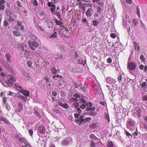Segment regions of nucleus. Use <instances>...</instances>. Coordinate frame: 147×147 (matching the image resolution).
I'll use <instances>...</instances> for the list:
<instances>
[{"instance_id": "37998d69", "label": "nucleus", "mask_w": 147, "mask_h": 147, "mask_svg": "<svg viewBox=\"0 0 147 147\" xmlns=\"http://www.w3.org/2000/svg\"><path fill=\"white\" fill-rule=\"evenodd\" d=\"M107 61L108 63H111L112 62V59L111 57H109L107 59Z\"/></svg>"}, {"instance_id": "c03bdc74", "label": "nucleus", "mask_w": 147, "mask_h": 147, "mask_svg": "<svg viewBox=\"0 0 147 147\" xmlns=\"http://www.w3.org/2000/svg\"><path fill=\"white\" fill-rule=\"evenodd\" d=\"M19 48L20 50L22 51H24V47L22 45H20L19 47Z\"/></svg>"}, {"instance_id": "a878e982", "label": "nucleus", "mask_w": 147, "mask_h": 147, "mask_svg": "<svg viewBox=\"0 0 147 147\" xmlns=\"http://www.w3.org/2000/svg\"><path fill=\"white\" fill-rule=\"evenodd\" d=\"M107 147H114L112 141L108 142V144L107 146Z\"/></svg>"}, {"instance_id": "0eeeda50", "label": "nucleus", "mask_w": 147, "mask_h": 147, "mask_svg": "<svg viewBox=\"0 0 147 147\" xmlns=\"http://www.w3.org/2000/svg\"><path fill=\"white\" fill-rule=\"evenodd\" d=\"M16 79L13 76H12L11 75H9L8 77V80L9 83L12 84L14 82L16 81Z\"/></svg>"}, {"instance_id": "13d9d810", "label": "nucleus", "mask_w": 147, "mask_h": 147, "mask_svg": "<svg viewBox=\"0 0 147 147\" xmlns=\"http://www.w3.org/2000/svg\"><path fill=\"white\" fill-rule=\"evenodd\" d=\"M0 6V10H3L5 8V6L4 5H1Z\"/></svg>"}, {"instance_id": "864d4df0", "label": "nucleus", "mask_w": 147, "mask_h": 147, "mask_svg": "<svg viewBox=\"0 0 147 147\" xmlns=\"http://www.w3.org/2000/svg\"><path fill=\"white\" fill-rule=\"evenodd\" d=\"M28 133H29L30 136H32L33 134V130L31 129L29 130H28Z\"/></svg>"}, {"instance_id": "473e14b6", "label": "nucleus", "mask_w": 147, "mask_h": 147, "mask_svg": "<svg viewBox=\"0 0 147 147\" xmlns=\"http://www.w3.org/2000/svg\"><path fill=\"white\" fill-rule=\"evenodd\" d=\"M30 37L33 40H35L37 39V37L32 34H30Z\"/></svg>"}, {"instance_id": "393cba45", "label": "nucleus", "mask_w": 147, "mask_h": 147, "mask_svg": "<svg viewBox=\"0 0 147 147\" xmlns=\"http://www.w3.org/2000/svg\"><path fill=\"white\" fill-rule=\"evenodd\" d=\"M99 22L98 20H93L92 22V24L94 26H96L98 24Z\"/></svg>"}, {"instance_id": "f257e3e1", "label": "nucleus", "mask_w": 147, "mask_h": 147, "mask_svg": "<svg viewBox=\"0 0 147 147\" xmlns=\"http://www.w3.org/2000/svg\"><path fill=\"white\" fill-rule=\"evenodd\" d=\"M136 63L134 62H128L127 64V68L129 71H133L136 69Z\"/></svg>"}, {"instance_id": "774afa93", "label": "nucleus", "mask_w": 147, "mask_h": 147, "mask_svg": "<svg viewBox=\"0 0 147 147\" xmlns=\"http://www.w3.org/2000/svg\"><path fill=\"white\" fill-rule=\"evenodd\" d=\"M143 125L144 126V128L145 131L147 130V123H144Z\"/></svg>"}, {"instance_id": "e433bc0d", "label": "nucleus", "mask_w": 147, "mask_h": 147, "mask_svg": "<svg viewBox=\"0 0 147 147\" xmlns=\"http://www.w3.org/2000/svg\"><path fill=\"white\" fill-rule=\"evenodd\" d=\"M90 145L91 147H96V143L93 141L91 142Z\"/></svg>"}, {"instance_id": "aec40b11", "label": "nucleus", "mask_w": 147, "mask_h": 147, "mask_svg": "<svg viewBox=\"0 0 147 147\" xmlns=\"http://www.w3.org/2000/svg\"><path fill=\"white\" fill-rule=\"evenodd\" d=\"M96 108L95 107H92L88 108L87 107L86 109V111H94L95 110Z\"/></svg>"}, {"instance_id": "9d476101", "label": "nucleus", "mask_w": 147, "mask_h": 147, "mask_svg": "<svg viewBox=\"0 0 147 147\" xmlns=\"http://www.w3.org/2000/svg\"><path fill=\"white\" fill-rule=\"evenodd\" d=\"M18 142L20 143H23L24 144H26L28 142L27 140L24 138L22 137L21 138H19Z\"/></svg>"}, {"instance_id": "bb28decb", "label": "nucleus", "mask_w": 147, "mask_h": 147, "mask_svg": "<svg viewBox=\"0 0 147 147\" xmlns=\"http://www.w3.org/2000/svg\"><path fill=\"white\" fill-rule=\"evenodd\" d=\"M32 45L34 47H37L39 46V44L37 42L35 41L33 42Z\"/></svg>"}, {"instance_id": "a18cd8bd", "label": "nucleus", "mask_w": 147, "mask_h": 147, "mask_svg": "<svg viewBox=\"0 0 147 147\" xmlns=\"http://www.w3.org/2000/svg\"><path fill=\"white\" fill-rule=\"evenodd\" d=\"M33 4L34 6H36L38 5V3L36 0H34L33 2Z\"/></svg>"}, {"instance_id": "f03ea898", "label": "nucleus", "mask_w": 147, "mask_h": 147, "mask_svg": "<svg viewBox=\"0 0 147 147\" xmlns=\"http://www.w3.org/2000/svg\"><path fill=\"white\" fill-rule=\"evenodd\" d=\"M84 115H81L77 119L75 120L76 123H77L79 125H80L82 124L83 123H84Z\"/></svg>"}, {"instance_id": "9b49d317", "label": "nucleus", "mask_w": 147, "mask_h": 147, "mask_svg": "<svg viewBox=\"0 0 147 147\" xmlns=\"http://www.w3.org/2000/svg\"><path fill=\"white\" fill-rule=\"evenodd\" d=\"M127 125H129V126H133L134 125V122L132 120L130 119H129L127 121Z\"/></svg>"}, {"instance_id": "5701e85b", "label": "nucleus", "mask_w": 147, "mask_h": 147, "mask_svg": "<svg viewBox=\"0 0 147 147\" xmlns=\"http://www.w3.org/2000/svg\"><path fill=\"white\" fill-rule=\"evenodd\" d=\"M122 77L121 75L120 74L118 76L117 80L120 83H121V82L122 81Z\"/></svg>"}, {"instance_id": "603ef678", "label": "nucleus", "mask_w": 147, "mask_h": 147, "mask_svg": "<svg viewBox=\"0 0 147 147\" xmlns=\"http://www.w3.org/2000/svg\"><path fill=\"white\" fill-rule=\"evenodd\" d=\"M140 59L141 60L143 61H144L145 60V58L143 55H141L140 57Z\"/></svg>"}, {"instance_id": "b1692460", "label": "nucleus", "mask_w": 147, "mask_h": 147, "mask_svg": "<svg viewBox=\"0 0 147 147\" xmlns=\"http://www.w3.org/2000/svg\"><path fill=\"white\" fill-rule=\"evenodd\" d=\"M90 138L94 140H98V138L95 136L94 134H91L90 135Z\"/></svg>"}, {"instance_id": "c85d7f7f", "label": "nucleus", "mask_w": 147, "mask_h": 147, "mask_svg": "<svg viewBox=\"0 0 147 147\" xmlns=\"http://www.w3.org/2000/svg\"><path fill=\"white\" fill-rule=\"evenodd\" d=\"M78 63L79 64H82L83 65H84L86 62V60H85V62H84L82 60H81L80 59H78Z\"/></svg>"}, {"instance_id": "e2e57ef3", "label": "nucleus", "mask_w": 147, "mask_h": 147, "mask_svg": "<svg viewBox=\"0 0 147 147\" xmlns=\"http://www.w3.org/2000/svg\"><path fill=\"white\" fill-rule=\"evenodd\" d=\"M3 24L4 25L6 26H8L9 24L8 22L6 20H5L4 21Z\"/></svg>"}, {"instance_id": "f3484780", "label": "nucleus", "mask_w": 147, "mask_h": 147, "mask_svg": "<svg viewBox=\"0 0 147 147\" xmlns=\"http://www.w3.org/2000/svg\"><path fill=\"white\" fill-rule=\"evenodd\" d=\"M47 5L48 6L51 8H56L55 5L53 4H52L51 2H48Z\"/></svg>"}, {"instance_id": "69168bd1", "label": "nucleus", "mask_w": 147, "mask_h": 147, "mask_svg": "<svg viewBox=\"0 0 147 147\" xmlns=\"http://www.w3.org/2000/svg\"><path fill=\"white\" fill-rule=\"evenodd\" d=\"M6 3V1L5 0H1L0 1V5Z\"/></svg>"}, {"instance_id": "f8f14e48", "label": "nucleus", "mask_w": 147, "mask_h": 147, "mask_svg": "<svg viewBox=\"0 0 147 147\" xmlns=\"http://www.w3.org/2000/svg\"><path fill=\"white\" fill-rule=\"evenodd\" d=\"M20 92H21L24 95L28 96L29 95V92L28 91H27L26 90H21V91H19Z\"/></svg>"}, {"instance_id": "412c9836", "label": "nucleus", "mask_w": 147, "mask_h": 147, "mask_svg": "<svg viewBox=\"0 0 147 147\" xmlns=\"http://www.w3.org/2000/svg\"><path fill=\"white\" fill-rule=\"evenodd\" d=\"M54 20L57 25H60L62 24L63 22L61 21H59L57 20L54 19Z\"/></svg>"}, {"instance_id": "6ab92c4d", "label": "nucleus", "mask_w": 147, "mask_h": 147, "mask_svg": "<svg viewBox=\"0 0 147 147\" xmlns=\"http://www.w3.org/2000/svg\"><path fill=\"white\" fill-rule=\"evenodd\" d=\"M24 75L26 78L27 80H29L30 79V75L26 72H25Z\"/></svg>"}, {"instance_id": "6e6552de", "label": "nucleus", "mask_w": 147, "mask_h": 147, "mask_svg": "<svg viewBox=\"0 0 147 147\" xmlns=\"http://www.w3.org/2000/svg\"><path fill=\"white\" fill-rule=\"evenodd\" d=\"M60 12L61 11L60 10H59L58 11H56L55 12H54V14L58 17L59 19L61 20V21H63V19L61 18V17L60 13Z\"/></svg>"}, {"instance_id": "20e7f679", "label": "nucleus", "mask_w": 147, "mask_h": 147, "mask_svg": "<svg viewBox=\"0 0 147 147\" xmlns=\"http://www.w3.org/2000/svg\"><path fill=\"white\" fill-rule=\"evenodd\" d=\"M38 131L41 134H44L46 131V128L43 125H40L38 128Z\"/></svg>"}, {"instance_id": "49530a36", "label": "nucleus", "mask_w": 147, "mask_h": 147, "mask_svg": "<svg viewBox=\"0 0 147 147\" xmlns=\"http://www.w3.org/2000/svg\"><path fill=\"white\" fill-rule=\"evenodd\" d=\"M63 107L65 109H67L69 108V107L67 104H64Z\"/></svg>"}, {"instance_id": "8fccbe9b", "label": "nucleus", "mask_w": 147, "mask_h": 147, "mask_svg": "<svg viewBox=\"0 0 147 147\" xmlns=\"http://www.w3.org/2000/svg\"><path fill=\"white\" fill-rule=\"evenodd\" d=\"M80 100L81 103L84 104H86V101L83 98H81Z\"/></svg>"}, {"instance_id": "de8ad7c7", "label": "nucleus", "mask_w": 147, "mask_h": 147, "mask_svg": "<svg viewBox=\"0 0 147 147\" xmlns=\"http://www.w3.org/2000/svg\"><path fill=\"white\" fill-rule=\"evenodd\" d=\"M16 4L17 6L19 7H22V5L19 1H17Z\"/></svg>"}, {"instance_id": "cd10ccee", "label": "nucleus", "mask_w": 147, "mask_h": 147, "mask_svg": "<svg viewBox=\"0 0 147 147\" xmlns=\"http://www.w3.org/2000/svg\"><path fill=\"white\" fill-rule=\"evenodd\" d=\"M92 119V118L91 117H86L84 118V123H86L88 122H89Z\"/></svg>"}, {"instance_id": "5fc2aeb1", "label": "nucleus", "mask_w": 147, "mask_h": 147, "mask_svg": "<svg viewBox=\"0 0 147 147\" xmlns=\"http://www.w3.org/2000/svg\"><path fill=\"white\" fill-rule=\"evenodd\" d=\"M14 86L18 88H19L20 89V91L21 90H22V88L20 86H19L17 84H14Z\"/></svg>"}, {"instance_id": "3c124183", "label": "nucleus", "mask_w": 147, "mask_h": 147, "mask_svg": "<svg viewBox=\"0 0 147 147\" xmlns=\"http://www.w3.org/2000/svg\"><path fill=\"white\" fill-rule=\"evenodd\" d=\"M71 100L72 101H73V102L75 101L76 102H78L79 101L78 99L77 98H74V97L71 98Z\"/></svg>"}, {"instance_id": "a19ab883", "label": "nucleus", "mask_w": 147, "mask_h": 147, "mask_svg": "<svg viewBox=\"0 0 147 147\" xmlns=\"http://www.w3.org/2000/svg\"><path fill=\"white\" fill-rule=\"evenodd\" d=\"M32 63L31 61H27V65L28 66V67H31L32 65Z\"/></svg>"}, {"instance_id": "a211bd4d", "label": "nucleus", "mask_w": 147, "mask_h": 147, "mask_svg": "<svg viewBox=\"0 0 147 147\" xmlns=\"http://www.w3.org/2000/svg\"><path fill=\"white\" fill-rule=\"evenodd\" d=\"M5 57L7 60L9 62H11V56L9 54H7L5 55Z\"/></svg>"}, {"instance_id": "ea45409f", "label": "nucleus", "mask_w": 147, "mask_h": 147, "mask_svg": "<svg viewBox=\"0 0 147 147\" xmlns=\"http://www.w3.org/2000/svg\"><path fill=\"white\" fill-rule=\"evenodd\" d=\"M73 105L75 107L77 108L79 106V104L77 102H75L73 103Z\"/></svg>"}, {"instance_id": "680f3d73", "label": "nucleus", "mask_w": 147, "mask_h": 147, "mask_svg": "<svg viewBox=\"0 0 147 147\" xmlns=\"http://www.w3.org/2000/svg\"><path fill=\"white\" fill-rule=\"evenodd\" d=\"M132 22L134 24V26H136L137 24L136 20L135 19H133L132 20Z\"/></svg>"}, {"instance_id": "c9c22d12", "label": "nucleus", "mask_w": 147, "mask_h": 147, "mask_svg": "<svg viewBox=\"0 0 147 147\" xmlns=\"http://www.w3.org/2000/svg\"><path fill=\"white\" fill-rule=\"evenodd\" d=\"M52 73L55 74H57V70L55 69V68L53 67L52 70Z\"/></svg>"}, {"instance_id": "6e6d98bb", "label": "nucleus", "mask_w": 147, "mask_h": 147, "mask_svg": "<svg viewBox=\"0 0 147 147\" xmlns=\"http://www.w3.org/2000/svg\"><path fill=\"white\" fill-rule=\"evenodd\" d=\"M96 3L101 7H102L104 5L103 3L99 1H97V2H96Z\"/></svg>"}, {"instance_id": "bf43d9fd", "label": "nucleus", "mask_w": 147, "mask_h": 147, "mask_svg": "<svg viewBox=\"0 0 147 147\" xmlns=\"http://www.w3.org/2000/svg\"><path fill=\"white\" fill-rule=\"evenodd\" d=\"M80 115L79 113H74V116L76 118H78V117L80 116Z\"/></svg>"}, {"instance_id": "39448f33", "label": "nucleus", "mask_w": 147, "mask_h": 147, "mask_svg": "<svg viewBox=\"0 0 147 147\" xmlns=\"http://www.w3.org/2000/svg\"><path fill=\"white\" fill-rule=\"evenodd\" d=\"M36 15L39 18L43 19L44 18V13L41 10H39L36 12Z\"/></svg>"}, {"instance_id": "2eb2a0df", "label": "nucleus", "mask_w": 147, "mask_h": 147, "mask_svg": "<svg viewBox=\"0 0 147 147\" xmlns=\"http://www.w3.org/2000/svg\"><path fill=\"white\" fill-rule=\"evenodd\" d=\"M96 8V9L97 12L98 13L99 15H100L102 11L101 8L98 6H97Z\"/></svg>"}, {"instance_id": "1a4fd4ad", "label": "nucleus", "mask_w": 147, "mask_h": 147, "mask_svg": "<svg viewBox=\"0 0 147 147\" xmlns=\"http://www.w3.org/2000/svg\"><path fill=\"white\" fill-rule=\"evenodd\" d=\"M98 126L99 123L98 122H96L91 124L90 125V129H94L98 127Z\"/></svg>"}, {"instance_id": "0e129e2a", "label": "nucleus", "mask_w": 147, "mask_h": 147, "mask_svg": "<svg viewBox=\"0 0 147 147\" xmlns=\"http://www.w3.org/2000/svg\"><path fill=\"white\" fill-rule=\"evenodd\" d=\"M146 83L145 82H143L141 84V87L144 88L146 85Z\"/></svg>"}, {"instance_id": "338daca9", "label": "nucleus", "mask_w": 147, "mask_h": 147, "mask_svg": "<svg viewBox=\"0 0 147 147\" xmlns=\"http://www.w3.org/2000/svg\"><path fill=\"white\" fill-rule=\"evenodd\" d=\"M25 144V147H31V145L29 143H27Z\"/></svg>"}, {"instance_id": "7c9ffc66", "label": "nucleus", "mask_w": 147, "mask_h": 147, "mask_svg": "<svg viewBox=\"0 0 147 147\" xmlns=\"http://www.w3.org/2000/svg\"><path fill=\"white\" fill-rule=\"evenodd\" d=\"M18 107L19 108V109H18V112H20L21 111L22 109V104H21L20 102V104L18 106Z\"/></svg>"}, {"instance_id": "4468645a", "label": "nucleus", "mask_w": 147, "mask_h": 147, "mask_svg": "<svg viewBox=\"0 0 147 147\" xmlns=\"http://www.w3.org/2000/svg\"><path fill=\"white\" fill-rule=\"evenodd\" d=\"M137 116L138 117L140 118L141 117V114L142 113V110L140 109H139L138 110H137Z\"/></svg>"}, {"instance_id": "72a5a7b5", "label": "nucleus", "mask_w": 147, "mask_h": 147, "mask_svg": "<svg viewBox=\"0 0 147 147\" xmlns=\"http://www.w3.org/2000/svg\"><path fill=\"white\" fill-rule=\"evenodd\" d=\"M19 98L22 99L23 100H24L25 101H26L27 98H26V97L23 96L22 95L19 96Z\"/></svg>"}, {"instance_id": "58836bf2", "label": "nucleus", "mask_w": 147, "mask_h": 147, "mask_svg": "<svg viewBox=\"0 0 147 147\" xmlns=\"http://www.w3.org/2000/svg\"><path fill=\"white\" fill-rule=\"evenodd\" d=\"M86 105L88 107H92V106L93 104L91 102H88L86 103Z\"/></svg>"}, {"instance_id": "79ce46f5", "label": "nucleus", "mask_w": 147, "mask_h": 147, "mask_svg": "<svg viewBox=\"0 0 147 147\" xmlns=\"http://www.w3.org/2000/svg\"><path fill=\"white\" fill-rule=\"evenodd\" d=\"M110 36L113 39L115 38L116 37V35L114 33H111Z\"/></svg>"}, {"instance_id": "4c0bfd02", "label": "nucleus", "mask_w": 147, "mask_h": 147, "mask_svg": "<svg viewBox=\"0 0 147 147\" xmlns=\"http://www.w3.org/2000/svg\"><path fill=\"white\" fill-rule=\"evenodd\" d=\"M125 132V134L128 137V138H129V136H131V135L127 131L126 129H125L124 130Z\"/></svg>"}, {"instance_id": "4d7b16f0", "label": "nucleus", "mask_w": 147, "mask_h": 147, "mask_svg": "<svg viewBox=\"0 0 147 147\" xmlns=\"http://www.w3.org/2000/svg\"><path fill=\"white\" fill-rule=\"evenodd\" d=\"M57 56L58 58H62L63 57V55L61 54L58 53L57 55Z\"/></svg>"}, {"instance_id": "ddd939ff", "label": "nucleus", "mask_w": 147, "mask_h": 147, "mask_svg": "<svg viewBox=\"0 0 147 147\" xmlns=\"http://www.w3.org/2000/svg\"><path fill=\"white\" fill-rule=\"evenodd\" d=\"M13 34L14 36L16 37H18L22 35L21 33L17 31H13Z\"/></svg>"}, {"instance_id": "09e8293b", "label": "nucleus", "mask_w": 147, "mask_h": 147, "mask_svg": "<svg viewBox=\"0 0 147 147\" xmlns=\"http://www.w3.org/2000/svg\"><path fill=\"white\" fill-rule=\"evenodd\" d=\"M86 107V104H83L80 106V108L82 109H84Z\"/></svg>"}, {"instance_id": "2f4dec72", "label": "nucleus", "mask_w": 147, "mask_h": 147, "mask_svg": "<svg viewBox=\"0 0 147 147\" xmlns=\"http://www.w3.org/2000/svg\"><path fill=\"white\" fill-rule=\"evenodd\" d=\"M137 9V13L138 17L139 18H140V9L138 7H136Z\"/></svg>"}, {"instance_id": "052dcab7", "label": "nucleus", "mask_w": 147, "mask_h": 147, "mask_svg": "<svg viewBox=\"0 0 147 147\" xmlns=\"http://www.w3.org/2000/svg\"><path fill=\"white\" fill-rule=\"evenodd\" d=\"M14 8L15 9V10L18 12H20L21 11L20 9L17 6H14Z\"/></svg>"}, {"instance_id": "c756f323", "label": "nucleus", "mask_w": 147, "mask_h": 147, "mask_svg": "<svg viewBox=\"0 0 147 147\" xmlns=\"http://www.w3.org/2000/svg\"><path fill=\"white\" fill-rule=\"evenodd\" d=\"M80 87L82 90L84 91H85L86 88L85 86L83 85V84L82 83L80 84Z\"/></svg>"}, {"instance_id": "4be33fe9", "label": "nucleus", "mask_w": 147, "mask_h": 147, "mask_svg": "<svg viewBox=\"0 0 147 147\" xmlns=\"http://www.w3.org/2000/svg\"><path fill=\"white\" fill-rule=\"evenodd\" d=\"M69 143V141L67 139H65L63 141L62 144L63 145H67Z\"/></svg>"}, {"instance_id": "7ed1b4c3", "label": "nucleus", "mask_w": 147, "mask_h": 147, "mask_svg": "<svg viewBox=\"0 0 147 147\" xmlns=\"http://www.w3.org/2000/svg\"><path fill=\"white\" fill-rule=\"evenodd\" d=\"M94 13L93 10L92 8H88L86 11V15L88 17H90Z\"/></svg>"}, {"instance_id": "dca6fc26", "label": "nucleus", "mask_w": 147, "mask_h": 147, "mask_svg": "<svg viewBox=\"0 0 147 147\" xmlns=\"http://www.w3.org/2000/svg\"><path fill=\"white\" fill-rule=\"evenodd\" d=\"M57 37V33L56 32H55L53 34L51 35L49 38H55Z\"/></svg>"}, {"instance_id": "f704fd0d", "label": "nucleus", "mask_w": 147, "mask_h": 147, "mask_svg": "<svg viewBox=\"0 0 147 147\" xmlns=\"http://www.w3.org/2000/svg\"><path fill=\"white\" fill-rule=\"evenodd\" d=\"M74 83V86L76 88H78V87H80V84H78V83L75 82H73Z\"/></svg>"}, {"instance_id": "423d86ee", "label": "nucleus", "mask_w": 147, "mask_h": 147, "mask_svg": "<svg viewBox=\"0 0 147 147\" xmlns=\"http://www.w3.org/2000/svg\"><path fill=\"white\" fill-rule=\"evenodd\" d=\"M0 121L4 122L5 124L7 125H10L11 123L6 118V117L1 116L0 117Z\"/></svg>"}]
</instances>
